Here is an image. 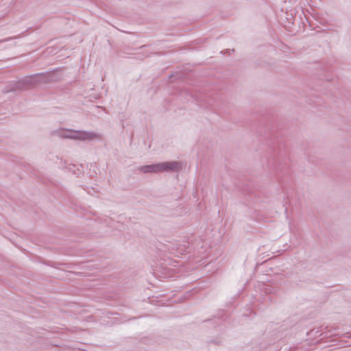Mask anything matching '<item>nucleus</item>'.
Segmentation results:
<instances>
[{"label": "nucleus", "instance_id": "1", "mask_svg": "<svg viewBox=\"0 0 351 351\" xmlns=\"http://www.w3.org/2000/svg\"><path fill=\"white\" fill-rule=\"evenodd\" d=\"M62 136L67 138L80 140V141H92L94 139H100V134L94 132L71 130L69 134H62Z\"/></svg>", "mask_w": 351, "mask_h": 351}, {"label": "nucleus", "instance_id": "2", "mask_svg": "<svg viewBox=\"0 0 351 351\" xmlns=\"http://www.w3.org/2000/svg\"><path fill=\"white\" fill-rule=\"evenodd\" d=\"M157 164L158 173L178 171L181 169V164L176 161L162 162Z\"/></svg>", "mask_w": 351, "mask_h": 351}, {"label": "nucleus", "instance_id": "3", "mask_svg": "<svg viewBox=\"0 0 351 351\" xmlns=\"http://www.w3.org/2000/svg\"><path fill=\"white\" fill-rule=\"evenodd\" d=\"M138 171L144 173H158V164H152V165H143L138 167Z\"/></svg>", "mask_w": 351, "mask_h": 351}, {"label": "nucleus", "instance_id": "4", "mask_svg": "<svg viewBox=\"0 0 351 351\" xmlns=\"http://www.w3.org/2000/svg\"><path fill=\"white\" fill-rule=\"evenodd\" d=\"M176 254H184L186 252V247L185 245L182 247H176L173 248Z\"/></svg>", "mask_w": 351, "mask_h": 351}, {"label": "nucleus", "instance_id": "5", "mask_svg": "<svg viewBox=\"0 0 351 351\" xmlns=\"http://www.w3.org/2000/svg\"><path fill=\"white\" fill-rule=\"evenodd\" d=\"M204 252V250L203 249V247L202 245L201 246V248L199 250H198V252H197V254H202Z\"/></svg>", "mask_w": 351, "mask_h": 351}, {"label": "nucleus", "instance_id": "6", "mask_svg": "<svg viewBox=\"0 0 351 351\" xmlns=\"http://www.w3.org/2000/svg\"><path fill=\"white\" fill-rule=\"evenodd\" d=\"M11 40L10 38H8V39H6V40ZM3 41H5V40H4Z\"/></svg>", "mask_w": 351, "mask_h": 351}]
</instances>
